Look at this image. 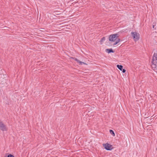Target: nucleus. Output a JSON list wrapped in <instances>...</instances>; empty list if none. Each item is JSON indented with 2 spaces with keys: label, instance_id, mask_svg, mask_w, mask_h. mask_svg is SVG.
Wrapping results in <instances>:
<instances>
[{
  "label": "nucleus",
  "instance_id": "f257e3e1",
  "mask_svg": "<svg viewBox=\"0 0 157 157\" xmlns=\"http://www.w3.org/2000/svg\"><path fill=\"white\" fill-rule=\"evenodd\" d=\"M119 36L117 34H113L109 36V40L112 42H115L117 39H120L118 38Z\"/></svg>",
  "mask_w": 157,
  "mask_h": 157
},
{
  "label": "nucleus",
  "instance_id": "f03ea898",
  "mask_svg": "<svg viewBox=\"0 0 157 157\" xmlns=\"http://www.w3.org/2000/svg\"><path fill=\"white\" fill-rule=\"evenodd\" d=\"M152 67H156L157 64V54L155 53L153 56L152 61Z\"/></svg>",
  "mask_w": 157,
  "mask_h": 157
},
{
  "label": "nucleus",
  "instance_id": "7ed1b4c3",
  "mask_svg": "<svg viewBox=\"0 0 157 157\" xmlns=\"http://www.w3.org/2000/svg\"><path fill=\"white\" fill-rule=\"evenodd\" d=\"M131 34L135 41H137L139 40L140 35L138 33L136 32H132Z\"/></svg>",
  "mask_w": 157,
  "mask_h": 157
},
{
  "label": "nucleus",
  "instance_id": "20e7f679",
  "mask_svg": "<svg viewBox=\"0 0 157 157\" xmlns=\"http://www.w3.org/2000/svg\"><path fill=\"white\" fill-rule=\"evenodd\" d=\"M0 129L2 131H6L7 128L6 125L1 121H0Z\"/></svg>",
  "mask_w": 157,
  "mask_h": 157
},
{
  "label": "nucleus",
  "instance_id": "39448f33",
  "mask_svg": "<svg viewBox=\"0 0 157 157\" xmlns=\"http://www.w3.org/2000/svg\"><path fill=\"white\" fill-rule=\"evenodd\" d=\"M103 146L107 150H110L112 149L111 146L108 144H104Z\"/></svg>",
  "mask_w": 157,
  "mask_h": 157
},
{
  "label": "nucleus",
  "instance_id": "423d86ee",
  "mask_svg": "<svg viewBox=\"0 0 157 157\" xmlns=\"http://www.w3.org/2000/svg\"><path fill=\"white\" fill-rule=\"evenodd\" d=\"M106 51L108 53H109L110 52H114L112 50V49H107L106 50Z\"/></svg>",
  "mask_w": 157,
  "mask_h": 157
},
{
  "label": "nucleus",
  "instance_id": "0eeeda50",
  "mask_svg": "<svg viewBox=\"0 0 157 157\" xmlns=\"http://www.w3.org/2000/svg\"><path fill=\"white\" fill-rule=\"evenodd\" d=\"M117 67L121 71L122 70L123 66L122 65H117Z\"/></svg>",
  "mask_w": 157,
  "mask_h": 157
},
{
  "label": "nucleus",
  "instance_id": "6e6552de",
  "mask_svg": "<svg viewBox=\"0 0 157 157\" xmlns=\"http://www.w3.org/2000/svg\"><path fill=\"white\" fill-rule=\"evenodd\" d=\"M120 41V39H117V40L115 41V43L113 44V45H116Z\"/></svg>",
  "mask_w": 157,
  "mask_h": 157
},
{
  "label": "nucleus",
  "instance_id": "1a4fd4ad",
  "mask_svg": "<svg viewBox=\"0 0 157 157\" xmlns=\"http://www.w3.org/2000/svg\"><path fill=\"white\" fill-rule=\"evenodd\" d=\"M105 40V38L104 37H103L100 41V43L102 44L103 41Z\"/></svg>",
  "mask_w": 157,
  "mask_h": 157
},
{
  "label": "nucleus",
  "instance_id": "9d476101",
  "mask_svg": "<svg viewBox=\"0 0 157 157\" xmlns=\"http://www.w3.org/2000/svg\"><path fill=\"white\" fill-rule=\"evenodd\" d=\"M109 132L112 135H113V136H115V134H114V132L112 130H109Z\"/></svg>",
  "mask_w": 157,
  "mask_h": 157
},
{
  "label": "nucleus",
  "instance_id": "9b49d317",
  "mask_svg": "<svg viewBox=\"0 0 157 157\" xmlns=\"http://www.w3.org/2000/svg\"><path fill=\"white\" fill-rule=\"evenodd\" d=\"M77 62L79 63L80 65H82V64H85L84 62L80 61L79 60H78Z\"/></svg>",
  "mask_w": 157,
  "mask_h": 157
},
{
  "label": "nucleus",
  "instance_id": "f8f14e48",
  "mask_svg": "<svg viewBox=\"0 0 157 157\" xmlns=\"http://www.w3.org/2000/svg\"><path fill=\"white\" fill-rule=\"evenodd\" d=\"M7 157H14V156L10 154L8 155Z\"/></svg>",
  "mask_w": 157,
  "mask_h": 157
},
{
  "label": "nucleus",
  "instance_id": "ddd939ff",
  "mask_svg": "<svg viewBox=\"0 0 157 157\" xmlns=\"http://www.w3.org/2000/svg\"><path fill=\"white\" fill-rule=\"evenodd\" d=\"M122 72L124 73H125L126 71V70L124 69H122Z\"/></svg>",
  "mask_w": 157,
  "mask_h": 157
},
{
  "label": "nucleus",
  "instance_id": "4468645a",
  "mask_svg": "<svg viewBox=\"0 0 157 157\" xmlns=\"http://www.w3.org/2000/svg\"><path fill=\"white\" fill-rule=\"evenodd\" d=\"M75 60L76 61H78V59H75Z\"/></svg>",
  "mask_w": 157,
  "mask_h": 157
},
{
  "label": "nucleus",
  "instance_id": "2eb2a0df",
  "mask_svg": "<svg viewBox=\"0 0 157 157\" xmlns=\"http://www.w3.org/2000/svg\"><path fill=\"white\" fill-rule=\"evenodd\" d=\"M154 27H155V25H153V28H154Z\"/></svg>",
  "mask_w": 157,
  "mask_h": 157
}]
</instances>
